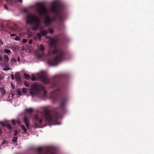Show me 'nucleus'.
Here are the masks:
<instances>
[{"label":"nucleus","mask_w":154,"mask_h":154,"mask_svg":"<svg viewBox=\"0 0 154 154\" xmlns=\"http://www.w3.org/2000/svg\"><path fill=\"white\" fill-rule=\"evenodd\" d=\"M17 94L19 96L21 95V91L20 90H18L17 91Z\"/></svg>","instance_id":"2f4dec72"},{"label":"nucleus","mask_w":154,"mask_h":154,"mask_svg":"<svg viewBox=\"0 0 154 154\" xmlns=\"http://www.w3.org/2000/svg\"><path fill=\"white\" fill-rule=\"evenodd\" d=\"M42 35L41 33H38L36 34V36L40 40L42 37Z\"/></svg>","instance_id":"412c9836"},{"label":"nucleus","mask_w":154,"mask_h":154,"mask_svg":"<svg viewBox=\"0 0 154 154\" xmlns=\"http://www.w3.org/2000/svg\"><path fill=\"white\" fill-rule=\"evenodd\" d=\"M43 96L44 99L47 97V92L46 91H44Z\"/></svg>","instance_id":"4be33fe9"},{"label":"nucleus","mask_w":154,"mask_h":154,"mask_svg":"<svg viewBox=\"0 0 154 154\" xmlns=\"http://www.w3.org/2000/svg\"><path fill=\"white\" fill-rule=\"evenodd\" d=\"M23 11L24 12H27V10L26 9H23Z\"/></svg>","instance_id":"de8ad7c7"},{"label":"nucleus","mask_w":154,"mask_h":154,"mask_svg":"<svg viewBox=\"0 0 154 154\" xmlns=\"http://www.w3.org/2000/svg\"><path fill=\"white\" fill-rule=\"evenodd\" d=\"M37 11L38 13L41 16L46 15L47 12L46 8L42 4H41L39 6L37 7Z\"/></svg>","instance_id":"6e6552de"},{"label":"nucleus","mask_w":154,"mask_h":154,"mask_svg":"<svg viewBox=\"0 0 154 154\" xmlns=\"http://www.w3.org/2000/svg\"><path fill=\"white\" fill-rule=\"evenodd\" d=\"M48 30L49 32L51 34L53 33L54 32V30L50 28Z\"/></svg>","instance_id":"cd10ccee"},{"label":"nucleus","mask_w":154,"mask_h":154,"mask_svg":"<svg viewBox=\"0 0 154 154\" xmlns=\"http://www.w3.org/2000/svg\"><path fill=\"white\" fill-rule=\"evenodd\" d=\"M5 68H3V69L4 71L8 70L10 69V68L9 67H6Z\"/></svg>","instance_id":"bb28decb"},{"label":"nucleus","mask_w":154,"mask_h":154,"mask_svg":"<svg viewBox=\"0 0 154 154\" xmlns=\"http://www.w3.org/2000/svg\"><path fill=\"white\" fill-rule=\"evenodd\" d=\"M24 84L26 87H28L29 85V83L26 81L24 82Z\"/></svg>","instance_id":"a878e982"},{"label":"nucleus","mask_w":154,"mask_h":154,"mask_svg":"<svg viewBox=\"0 0 154 154\" xmlns=\"http://www.w3.org/2000/svg\"><path fill=\"white\" fill-rule=\"evenodd\" d=\"M42 122L41 119H39L37 115H35L34 117L33 122L34 124V128H41V125Z\"/></svg>","instance_id":"0eeeda50"},{"label":"nucleus","mask_w":154,"mask_h":154,"mask_svg":"<svg viewBox=\"0 0 154 154\" xmlns=\"http://www.w3.org/2000/svg\"><path fill=\"white\" fill-rule=\"evenodd\" d=\"M26 23L30 24H34L35 26L32 27L33 30H37L40 25V20L39 18L35 15L31 14H27L26 17Z\"/></svg>","instance_id":"39448f33"},{"label":"nucleus","mask_w":154,"mask_h":154,"mask_svg":"<svg viewBox=\"0 0 154 154\" xmlns=\"http://www.w3.org/2000/svg\"><path fill=\"white\" fill-rule=\"evenodd\" d=\"M3 59L4 60V61L3 62L8 61H9V57H8V56L6 55H4Z\"/></svg>","instance_id":"dca6fc26"},{"label":"nucleus","mask_w":154,"mask_h":154,"mask_svg":"<svg viewBox=\"0 0 154 154\" xmlns=\"http://www.w3.org/2000/svg\"><path fill=\"white\" fill-rule=\"evenodd\" d=\"M6 127L8 129L11 130L12 129V128L9 124H6Z\"/></svg>","instance_id":"5701e85b"},{"label":"nucleus","mask_w":154,"mask_h":154,"mask_svg":"<svg viewBox=\"0 0 154 154\" xmlns=\"http://www.w3.org/2000/svg\"><path fill=\"white\" fill-rule=\"evenodd\" d=\"M11 122H12V123L14 125H15L16 124V121L14 119L12 120Z\"/></svg>","instance_id":"c85d7f7f"},{"label":"nucleus","mask_w":154,"mask_h":154,"mask_svg":"<svg viewBox=\"0 0 154 154\" xmlns=\"http://www.w3.org/2000/svg\"><path fill=\"white\" fill-rule=\"evenodd\" d=\"M25 110L27 112L29 113H32L33 111L32 109V108L26 109Z\"/></svg>","instance_id":"aec40b11"},{"label":"nucleus","mask_w":154,"mask_h":154,"mask_svg":"<svg viewBox=\"0 0 154 154\" xmlns=\"http://www.w3.org/2000/svg\"><path fill=\"white\" fill-rule=\"evenodd\" d=\"M16 123H17L19 125L20 123V120L19 119H18L17 121H16Z\"/></svg>","instance_id":"c9c22d12"},{"label":"nucleus","mask_w":154,"mask_h":154,"mask_svg":"<svg viewBox=\"0 0 154 154\" xmlns=\"http://www.w3.org/2000/svg\"><path fill=\"white\" fill-rule=\"evenodd\" d=\"M11 79H12V80H14V75L13 74H11Z\"/></svg>","instance_id":"37998d69"},{"label":"nucleus","mask_w":154,"mask_h":154,"mask_svg":"<svg viewBox=\"0 0 154 154\" xmlns=\"http://www.w3.org/2000/svg\"><path fill=\"white\" fill-rule=\"evenodd\" d=\"M4 52L6 54H10L11 52V51L9 50L5 49L4 50Z\"/></svg>","instance_id":"b1692460"},{"label":"nucleus","mask_w":154,"mask_h":154,"mask_svg":"<svg viewBox=\"0 0 154 154\" xmlns=\"http://www.w3.org/2000/svg\"><path fill=\"white\" fill-rule=\"evenodd\" d=\"M2 56L0 55V62H1L2 60Z\"/></svg>","instance_id":"a18cd8bd"},{"label":"nucleus","mask_w":154,"mask_h":154,"mask_svg":"<svg viewBox=\"0 0 154 154\" xmlns=\"http://www.w3.org/2000/svg\"><path fill=\"white\" fill-rule=\"evenodd\" d=\"M11 36H14L16 35V34H10Z\"/></svg>","instance_id":"79ce46f5"},{"label":"nucleus","mask_w":154,"mask_h":154,"mask_svg":"<svg viewBox=\"0 0 154 154\" xmlns=\"http://www.w3.org/2000/svg\"><path fill=\"white\" fill-rule=\"evenodd\" d=\"M6 143V141H5V140H3V142H2V145H4V144H5V143Z\"/></svg>","instance_id":"c03bdc74"},{"label":"nucleus","mask_w":154,"mask_h":154,"mask_svg":"<svg viewBox=\"0 0 154 154\" xmlns=\"http://www.w3.org/2000/svg\"><path fill=\"white\" fill-rule=\"evenodd\" d=\"M21 128L22 130L24 132V133H25L26 132V129L25 127V126L23 125H21Z\"/></svg>","instance_id":"a211bd4d"},{"label":"nucleus","mask_w":154,"mask_h":154,"mask_svg":"<svg viewBox=\"0 0 154 154\" xmlns=\"http://www.w3.org/2000/svg\"><path fill=\"white\" fill-rule=\"evenodd\" d=\"M27 41V40L26 39H24L23 40V42L24 43H26Z\"/></svg>","instance_id":"4c0bfd02"},{"label":"nucleus","mask_w":154,"mask_h":154,"mask_svg":"<svg viewBox=\"0 0 154 154\" xmlns=\"http://www.w3.org/2000/svg\"><path fill=\"white\" fill-rule=\"evenodd\" d=\"M4 8L7 10H8V8L6 5H4Z\"/></svg>","instance_id":"a19ab883"},{"label":"nucleus","mask_w":154,"mask_h":154,"mask_svg":"<svg viewBox=\"0 0 154 154\" xmlns=\"http://www.w3.org/2000/svg\"><path fill=\"white\" fill-rule=\"evenodd\" d=\"M2 134V129L0 128V135H1Z\"/></svg>","instance_id":"49530a36"},{"label":"nucleus","mask_w":154,"mask_h":154,"mask_svg":"<svg viewBox=\"0 0 154 154\" xmlns=\"http://www.w3.org/2000/svg\"><path fill=\"white\" fill-rule=\"evenodd\" d=\"M32 40L31 39H30L29 41V43L30 44H32Z\"/></svg>","instance_id":"ea45409f"},{"label":"nucleus","mask_w":154,"mask_h":154,"mask_svg":"<svg viewBox=\"0 0 154 154\" xmlns=\"http://www.w3.org/2000/svg\"><path fill=\"white\" fill-rule=\"evenodd\" d=\"M44 89V87L41 84H34L31 86L30 93L32 95L38 94L40 91Z\"/></svg>","instance_id":"423d86ee"},{"label":"nucleus","mask_w":154,"mask_h":154,"mask_svg":"<svg viewBox=\"0 0 154 154\" xmlns=\"http://www.w3.org/2000/svg\"><path fill=\"white\" fill-rule=\"evenodd\" d=\"M15 78L16 80L18 82H20L21 80V78L20 75L19 73H17L15 75Z\"/></svg>","instance_id":"ddd939ff"},{"label":"nucleus","mask_w":154,"mask_h":154,"mask_svg":"<svg viewBox=\"0 0 154 154\" xmlns=\"http://www.w3.org/2000/svg\"><path fill=\"white\" fill-rule=\"evenodd\" d=\"M36 150L37 151V154H55V152L49 149L46 150L42 152V148L41 147L37 148Z\"/></svg>","instance_id":"9d476101"},{"label":"nucleus","mask_w":154,"mask_h":154,"mask_svg":"<svg viewBox=\"0 0 154 154\" xmlns=\"http://www.w3.org/2000/svg\"><path fill=\"white\" fill-rule=\"evenodd\" d=\"M8 61L3 62V65L5 67H9V65L8 64Z\"/></svg>","instance_id":"f3484780"},{"label":"nucleus","mask_w":154,"mask_h":154,"mask_svg":"<svg viewBox=\"0 0 154 154\" xmlns=\"http://www.w3.org/2000/svg\"><path fill=\"white\" fill-rule=\"evenodd\" d=\"M31 79L32 81H34L36 80V78L34 75H32Z\"/></svg>","instance_id":"c756f323"},{"label":"nucleus","mask_w":154,"mask_h":154,"mask_svg":"<svg viewBox=\"0 0 154 154\" xmlns=\"http://www.w3.org/2000/svg\"><path fill=\"white\" fill-rule=\"evenodd\" d=\"M61 76L60 75H56L54 78L51 87L56 88V89L51 92L50 97L51 98L55 99L57 97V96L61 92V89L62 87L60 80Z\"/></svg>","instance_id":"7ed1b4c3"},{"label":"nucleus","mask_w":154,"mask_h":154,"mask_svg":"<svg viewBox=\"0 0 154 154\" xmlns=\"http://www.w3.org/2000/svg\"><path fill=\"white\" fill-rule=\"evenodd\" d=\"M17 1L18 2H22V0H17Z\"/></svg>","instance_id":"8fccbe9b"},{"label":"nucleus","mask_w":154,"mask_h":154,"mask_svg":"<svg viewBox=\"0 0 154 154\" xmlns=\"http://www.w3.org/2000/svg\"><path fill=\"white\" fill-rule=\"evenodd\" d=\"M22 92L24 93H25L27 92L26 89V88H23L22 89Z\"/></svg>","instance_id":"473e14b6"},{"label":"nucleus","mask_w":154,"mask_h":154,"mask_svg":"<svg viewBox=\"0 0 154 154\" xmlns=\"http://www.w3.org/2000/svg\"><path fill=\"white\" fill-rule=\"evenodd\" d=\"M51 11L54 14L55 16L51 18L49 16H46L44 19V23L47 26L49 25L53 22L58 19L60 21L62 20L65 15L62 6L59 4L53 5L51 8Z\"/></svg>","instance_id":"f03ea898"},{"label":"nucleus","mask_w":154,"mask_h":154,"mask_svg":"<svg viewBox=\"0 0 154 154\" xmlns=\"http://www.w3.org/2000/svg\"><path fill=\"white\" fill-rule=\"evenodd\" d=\"M14 136H16L18 134V131H17V130H14Z\"/></svg>","instance_id":"f704fd0d"},{"label":"nucleus","mask_w":154,"mask_h":154,"mask_svg":"<svg viewBox=\"0 0 154 154\" xmlns=\"http://www.w3.org/2000/svg\"><path fill=\"white\" fill-rule=\"evenodd\" d=\"M40 32L42 36L45 35L48 33V31L45 30H41Z\"/></svg>","instance_id":"4468645a"},{"label":"nucleus","mask_w":154,"mask_h":154,"mask_svg":"<svg viewBox=\"0 0 154 154\" xmlns=\"http://www.w3.org/2000/svg\"><path fill=\"white\" fill-rule=\"evenodd\" d=\"M0 91L3 96H4L5 94L6 91L4 88H0Z\"/></svg>","instance_id":"2eb2a0df"},{"label":"nucleus","mask_w":154,"mask_h":154,"mask_svg":"<svg viewBox=\"0 0 154 154\" xmlns=\"http://www.w3.org/2000/svg\"><path fill=\"white\" fill-rule=\"evenodd\" d=\"M20 38L18 36H16L14 39L15 40L17 41H19L20 40Z\"/></svg>","instance_id":"72a5a7b5"},{"label":"nucleus","mask_w":154,"mask_h":154,"mask_svg":"<svg viewBox=\"0 0 154 154\" xmlns=\"http://www.w3.org/2000/svg\"><path fill=\"white\" fill-rule=\"evenodd\" d=\"M13 48H14V49H16V47L15 46H13Z\"/></svg>","instance_id":"3c124183"},{"label":"nucleus","mask_w":154,"mask_h":154,"mask_svg":"<svg viewBox=\"0 0 154 154\" xmlns=\"http://www.w3.org/2000/svg\"><path fill=\"white\" fill-rule=\"evenodd\" d=\"M67 100V98L65 97H62L60 99V108L62 111H64L65 106Z\"/></svg>","instance_id":"1a4fd4ad"},{"label":"nucleus","mask_w":154,"mask_h":154,"mask_svg":"<svg viewBox=\"0 0 154 154\" xmlns=\"http://www.w3.org/2000/svg\"><path fill=\"white\" fill-rule=\"evenodd\" d=\"M1 125L3 127H5L6 125V124H5L4 122H2L1 123Z\"/></svg>","instance_id":"58836bf2"},{"label":"nucleus","mask_w":154,"mask_h":154,"mask_svg":"<svg viewBox=\"0 0 154 154\" xmlns=\"http://www.w3.org/2000/svg\"><path fill=\"white\" fill-rule=\"evenodd\" d=\"M23 121L27 127L29 128L30 126L29 119L27 117L25 116L23 118Z\"/></svg>","instance_id":"f8f14e48"},{"label":"nucleus","mask_w":154,"mask_h":154,"mask_svg":"<svg viewBox=\"0 0 154 154\" xmlns=\"http://www.w3.org/2000/svg\"><path fill=\"white\" fill-rule=\"evenodd\" d=\"M44 116L45 120L49 123L56 122L60 117L59 113L55 110L52 112L45 110L44 111Z\"/></svg>","instance_id":"20e7f679"},{"label":"nucleus","mask_w":154,"mask_h":154,"mask_svg":"<svg viewBox=\"0 0 154 154\" xmlns=\"http://www.w3.org/2000/svg\"><path fill=\"white\" fill-rule=\"evenodd\" d=\"M17 137H14L12 139V141L13 142H16L17 141Z\"/></svg>","instance_id":"393cba45"},{"label":"nucleus","mask_w":154,"mask_h":154,"mask_svg":"<svg viewBox=\"0 0 154 154\" xmlns=\"http://www.w3.org/2000/svg\"><path fill=\"white\" fill-rule=\"evenodd\" d=\"M40 79L42 82L45 84H50L51 82L50 79L45 75H42L40 76Z\"/></svg>","instance_id":"9b49d317"},{"label":"nucleus","mask_w":154,"mask_h":154,"mask_svg":"<svg viewBox=\"0 0 154 154\" xmlns=\"http://www.w3.org/2000/svg\"><path fill=\"white\" fill-rule=\"evenodd\" d=\"M17 61L18 62H20V58L19 57H18V59H17Z\"/></svg>","instance_id":"09e8293b"},{"label":"nucleus","mask_w":154,"mask_h":154,"mask_svg":"<svg viewBox=\"0 0 154 154\" xmlns=\"http://www.w3.org/2000/svg\"><path fill=\"white\" fill-rule=\"evenodd\" d=\"M57 41L55 38L51 39L50 42V47L51 48H53L54 49L53 51L49 50L48 53V56L57 53V55L54 58L49 59L48 60V63L51 66L55 65L63 60L66 53L62 48H57Z\"/></svg>","instance_id":"f257e3e1"},{"label":"nucleus","mask_w":154,"mask_h":154,"mask_svg":"<svg viewBox=\"0 0 154 154\" xmlns=\"http://www.w3.org/2000/svg\"><path fill=\"white\" fill-rule=\"evenodd\" d=\"M24 77L26 79H30V76L28 74H25V73H24Z\"/></svg>","instance_id":"6ab92c4d"},{"label":"nucleus","mask_w":154,"mask_h":154,"mask_svg":"<svg viewBox=\"0 0 154 154\" xmlns=\"http://www.w3.org/2000/svg\"><path fill=\"white\" fill-rule=\"evenodd\" d=\"M16 61V60L15 59L13 58L11 60V62L12 63H14Z\"/></svg>","instance_id":"e433bc0d"},{"label":"nucleus","mask_w":154,"mask_h":154,"mask_svg":"<svg viewBox=\"0 0 154 154\" xmlns=\"http://www.w3.org/2000/svg\"><path fill=\"white\" fill-rule=\"evenodd\" d=\"M39 49L42 51H43L44 50V46L42 45H40V47L39 48Z\"/></svg>","instance_id":"7c9ffc66"}]
</instances>
